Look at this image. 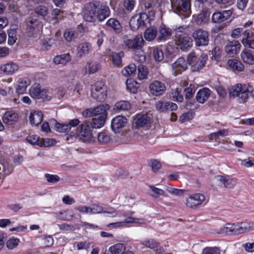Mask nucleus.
<instances>
[{"label":"nucleus","instance_id":"nucleus-1","mask_svg":"<svg viewBox=\"0 0 254 254\" xmlns=\"http://www.w3.org/2000/svg\"><path fill=\"white\" fill-rule=\"evenodd\" d=\"M251 89L249 84H237L229 89V94L231 98H236L239 103H244L247 102Z\"/></svg>","mask_w":254,"mask_h":254},{"label":"nucleus","instance_id":"nucleus-2","mask_svg":"<svg viewBox=\"0 0 254 254\" xmlns=\"http://www.w3.org/2000/svg\"><path fill=\"white\" fill-rule=\"evenodd\" d=\"M208 57L206 54H202L198 58L194 52L190 53L187 57V62L191 65L192 71H196L202 68L207 61Z\"/></svg>","mask_w":254,"mask_h":254},{"label":"nucleus","instance_id":"nucleus-3","mask_svg":"<svg viewBox=\"0 0 254 254\" xmlns=\"http://www.w3.org/2000/svg\"><path fill=\"white\" fill-rule=\"evenodd\" d=\"M109 106L107 104H100L96 107L90 108L84 110L82 112V115L85 118H89L98 116L100 117L107 118V111L109 109Z\"/></svg>","mask_w":254,"mask_h":254},{"label":"nucleus","instance_id":"nucleus-4","mask_svg":"<svg viewBox=\"0 0 254 254\" xmlns=\"http://www.w3.org/2000/svg\"><path fill=\"white\" fill-rule=\"evenodd\" d=\"M27 33L29 37L39 38L41 33L42 24L37 19L33 17H30L26 23Z\"/></svg>","mask_w":254,"mask_h":254},{"label":"nucleus","instance_id":"nucleus-5","mask_svg":"<svg viewBox=\"0 0 254 254\" xmlns=\"http://www.w3.org/2000/svg\"><path fill=\"white\" fill-rule=\"evenodd\" d=\"M191 36L196 46L201 47L208 45L209 34L206 30L202 28H197L193 31Z\"/></svg>","mask_w":254,"mask_h":254},{"label":"nucleus","instance_id":"nucleus-6","mask_svg":"<svg viewBox=\"0 0 254 254\" xmlns=\"http://www.w3.org/2000/svg\"><path fill=\"white\" fill-rule=\"evenodd\" d=\"M77 133L79 138L84 142L90 143L94 141L89 121H85L80 125L77 129Z\"/></svg>","mask_w":254,"mask_h":254},{"label":"nucleus","instance_id":"nucleus-7","mask_svg":"<svg viewBox=\"0 0 254 254\" xmlns=\"http://www.w3.org/2000/svg\"><path fill=\"white\" fill-rule=\"evenodd\" d=\"M107 88L102 82L98 81L91 88L92 97L97 101H104L107 97Z\"/></svg>","mask_w":254,"mask_h":254},{"label":"nucleus","instance_id":"nucleus-8","mask_svg":"<svg viewBox=\"0 0 254 254\" xmlns=\"http://www.w3.org/2000/svg\"><path fill=\"white\" fill-rule=\"evenodd\" d=\"M100 6L99 2L87 3L83 10V18L87 22H92L96 19V12Z\"/></svg>","mask_w":254,"mask_h":254},{"label":"nucleus","instance_id":"nucleus-9","mask_svg":"<svg viewBox=\"0 0 254 254\" xmlns=\"http://www.w3.org/2000/svg\"><path fill=\"white\" fill-rule=\"evenodd\" d=\"M176 46L183 51L186 50L192 46V40L186 34L176 33L174 37Z\"/></svg>","mask_w":254,"mask_h":254},{"label":"nucleus","instance_id":"nucleus-10","mask_svg":"<svg viewBox=\"0 0 254 254\" xmlns=\"http://www.w3.org/2000/svg\"><path fill=\"white\" fill-rule=\"evenodd\" d=\"M31 96L36 99H46L49 100L51 99L49 92L44 88H41L39 84H33L30 89Z\"/></svg>","mask_w":254,"mask_h":254},{"label":"nucleus","instance_id":"nucleus-11","mask_svg":"<svg viewBox=\"0 0 254 254\" xmlns=\"http://www.w3.org/2000/svg\"><path fill=\"white\" fill-rule=\"evenodd\" d=\"M178 6L175 7L172 5L174 11L179 15L186 17L190 15V0H178Z\"/></svg>","mask_w":254,"mask_h":254},{"label":"nucleus","instance_id":"nucleus-12","mask_svg":"<svg viewBox=\"0 0 254 254\" xmlns=\"http://www.w3.org/2000/svg\"><path fill=\"white\" fill-rule=\"evenodd\" d=\"M233 235H239L254 230L253 222H242L232 223Z\"/></svg>","mask_w":254,"mask_h":254},{"label":"nucleus","instance_id":"nucleus-13","mask_svg":"<svg viewBox=\"0 0 254 254\" xmlns=\"http://www.w3.org/2000/svg\"><path fill=\"white\" fill-rule=\"evenodd\" d=\"M125 45L134 51L141 50L144 44V40L141 35H137L133 39L124 40Z\"/></svg>","mask_w":254,"mask_h":254},{"label":"nucleus","instance_id":"nucleus-14","mask_svg":"<svg viewBox=\"0 0 254 254\" xmlns=\"http://www.w3.org/2000/svg\"><path fill=\"white\" fill-rule=\"evenodd\" d=\"M241 45L237 40L229 41L224 47L225 53L230 57H233L237 55L240 51Z\"/></svg>","mask_w":254,"mask_h":254},{"label":"nucleus","instance_id":"nucleus-15","mask_svg":"<svg viewBox=\"0 0 254 254\" xmlns=\"http://www.w3.org/2000/svg\"><path fill=\"white\" fill-rule=\"evenodd\" d=\"M147 15L145 13H141L139 15H135L130 20L129 24L133 31L137 30L140 27L144 25V20L146 19Z\"/></svg>","mask_w":254,"mask_h":254},{"label":"nucleus","instance_id":"nucleus-16","mask_svg":"<svg viewBox=\"0 0 254 254\" xmlns=\"http://www.w3.org/2000/svg\"><path fill=\"white\" fill-rule=\"evenodd\" d=\"M155 107L157 110L160 112H166L168 111H175L178 109L176 104L169 101L159 100L155 103Z\"/></svg>","mask_w":254,"mask_h":254},{"label":"nucleus","instance_id":"nucleus-17","mask_svg":"<svg viewBox=\"0 0 254 254\" xmlns=\"http://www.w3.org/2000/svg\"><path fill=\"white\" fill-rule=\"evenodd\" d=\"M127 118L123 116H118L112 121L111 127L115 133H119L127 123Z\"/></svg>","mask_w":254,"mask_h":254},{"label":"nucleus","instance_id":"nucleus-18","mask_svg":"<svg viewBox=\"0 0 254 254\" xmlns=\"http://www.w3.org/2000/svg\"><path fill=\"white\" fill-rule=\"evenodd\" d=\"M232 13L233 12L231 10L216 11L212 15V21L215 23H221L228 19L231 16Z\"/></svg>","mask_w":254,"mask_h":254},{"label":"nucleus","instance_id":"nucleus-19","mask_svg":"<svg viewBox=\"0 0 254 254\" xmlns=\"http://www.w3.org/2000/svg\"><path fill=\"white\" fill-rule=\"evenodd\" d=\"M205 200V196L201 193L190 195L187 200V205L190 208H194L200 205Z\"/></svg>","mask_w":254,"mask_h":254},{"label":"nucleus","instance_id":"nucleus-20","mask_svg":"<svg viewBox=\"0 0 254 254\" xmlns=\"http://www.w3.org/2000/svg\"><path fill=\"white\" fill-rule=\"evenodd\" d=\"M214 180L216 184L220 186L232 188L235 185V181L230 176H216Z\"/></svg>","mask_w":254,"mask_h":254},{"label":"nucleus","instance_id":"nucleus-21","mask_svg":"<svg viewBox=\"0 0 254 254\" xmlns=\"http://www.w3.org/2000/svg\"><path fill=\"white\" fill-rule=\"evenodd\" d=\"M101 213H106L111 215L112 217H116L118 213L113 208H109L104 210L103 207L100 205L93 204L90 206V214H95Z\"/></svg>","mask_w":254,"mask_h":254},{"label":"nucleus","instance_id":"nucleus-22","mask_svg":"<svg viewBox=\"0 0 254 254\" xmlns=\"http://www.w3.org/2000/svg\"><path fill=\"white\" fill-rule=\"evenodd\" d=\"M172 67L174 71V73L175 75H177L187 69V64L185 59L181 57L172 64Z\"/></svg>","mask_w":254,"mask_h":254},{"label":"nucleus","instance_id":"nucleus-23","mask_svg":"<svg viewBox=\"0 0 254 254\" xmlns=\"http://www.w3.org/2000/svg\"><path fill=\"white\" fill-rule=\"evenodd\" d=\"M149 89L152 94L158 96L163 94L165 90L164 83L158 81H155L149 86Z\"/></svg>","mask_w":254,"mask_h":254},{"label":"nucleus","instance_id":"nucleus-24","mask_svg":"<svg viewBox=\"0 0 254 254\" xmlns=\"http://www.w3.org/2000/svg\"><path fill=\"white\" fill-rule=\"evenodd\" d=\"M150 123V120L146 115L138 114L134 118L132 122L133 126L135 128L142 127Z\"/></svg>","mask_w":254,"mask_h":254},{"label":"nucleus","instance_id":"nucleus-25","mask_svg":"<svg viewBox=\"0 0 254 254\" xmlns=\"http://www.w3.org/2000/svg\"><path fill=\"white\" fill-rule=\"evenodd\" d=\"M18 69V66L13 62L2 64L0 67V72L7 74H12Z\"/></svg>","mask_w":254,"mask_h":254},{"label":"nucleus","instance_id":"nucleus-26","mask_svg":"<svg viewBox=\"0 0 254 254\" xmlns=\"http://www.w3.org/2000/svg\"><path fill=\"white\" fill-rule=\"evenodd\" d=\"M91 48V45L89 43L85 42L78 45L77 47V57L81 58L88 54Z\"/></svg>","mask_w":254,"mask_h":254},{"label":"nucleus","instance_id":"nucleus-27","mask_svg":"<svg viewBox=\"0 0 254 254\" xmlns=\"http://www.w3.org/2000/svg\"><path fill=\"white\" fill-rule=\"evenodd\" d=\"M211 94V91L207 88L200 89L197 93L196 100L199 103H204Z\"/></svg>","mask_w":254,"mask_h":254},{"label":"nucleus","instance_id":"nucleus-28","mask_svg":"<svg viewBox=\"0 0 254 254\" xmlns=\"http://www.w3.org/2000/svg\"><path fill=\"white\" fill-rule=\"evenodd\" d=\"M172 35L171 30L165 26H160L159 30V35L157 40L159 42H164L168 40Z\"/></svg>","mask_w":254,"mask_h":254},{"label":"nucleus","instance_id":"nucleus-29","mask_svg":"<svg viewBox=\"0 0 254 254\" xmlns=\"http://www.w3.org/2000/svg\"><path fill=\"white\" fill-rule=\"evenodd\" d=\"M110 9L105 5H100L98 7L96 12V18L102 21L109 16Z\"/></svg>","mask_w":254,"mask_h":254},{"label":"nucleus","instance_id":"nucleus-30","mask_svg":"<svg viewBox=\"0 0 254 254\" xmlns=\"http://www.w3.org/2000/svg\"><path fill=\"white\" fill-rule=\"evenodd\" d=\"M43 119V114L40 111L31 112L29 116L30 122L32 125L38 126L42 122Z\"/></svg>","mask_w":254,"mask_h":254},{"label":"nucleus","instance_id":"nucleus-31","mask_svg":"<svg viewBox=\"0 0 254 254\" xmlns=\"http://www.w3.org/2000/svg\"><path fill=\"white\" fill-rule=\"evenodd\" d=\"M18 114L13 112H7L3 116V121L5 124L12 125L17 121Z\"/></svg>","mask_w":254,"mask_h":254},{"label":"nucleus","instance_id":"nucleus-32","mask_svg":"<svg viewBox=\"0 0 254 254\" xmlns=\"http://www.w3.org/2000/svg\"><path fill=\"white\" fill-rule=\"evenodd\" d=\"M241 57L244 63L250 65L254 64V56L250 50H243L241 53Z\"/></svg>","mask_w":254,"mask_h":254},{"label":"nucleus","instance_id":"nucleus-33","mask_svg":"<svg viewBox=\"0 0 254 254\" xmlns=\"http://www.w3.org/2000/svg\"><path fill=\"white\" fill-rule=\"evenodd\" d=\"M106 25L112 28L115 33L119 34L122 31V26L120 22L115 18H110L106 22Z\"/></svg>","mask_w":254,"mask_h":254},{"label":"nucleus","instance_id":"nucleus-34","mask_svg":"<svg viewBox=\"0 0 254 254\" xmlns=\"http://www.w3.org/2000/svg\"><path fill=\"white\" fill-rule=\"evenodd\" d=\"M30 84V82L28 79H20L18 81V84L16 89V93L18 94L24 93L27 87Z\"/></svg>","mask_w":254,"mask_h":254},{"label":"nucleus","instance_id":"nucleus-35","mask_svg":"<svg viewBox=\"0 0 254 254\" xmlns=\"http://www.w3.org/2000/svg\"><path fill=\"white\" fill-rule=\"evenodd\" d=\"M8 43L9 45H13L16 41L17 38V26H11L7 31Z\"/></svg>","mask_w":254,"mask_h":254},{"label":"nucleus","instance_id":"nucleus-36","mask_svg":"<svg viewBox=\"0 0 254 254\" xmlns=\"http://www.w3.org/2000/svg\"><path fill=\"white\" fill-rule=\"evenodd\" d=\"M157 29L154 27H150L147 28L144 32V37L148 41L153 40L156 37Z\"/></svg>","mask_w":254,"mask_h":254},{"label":"nucleus","instance_id":"nucleus-37","mask_svg":"<svg viewBox=\"0 0 254 254\" xmlns=\"http://www.w3.org/2000/svg\"><path fill=\"white\" fill-rule=\"evenodd\" d=\"M70 60V55L66 54L56 56L53 59V62L56 64H65Z\"/></svg>","mask_w":254,"mask_h":254},{"label":"nucleus","instance_id":"nucleus-38","mask_svg":"<svg viewBox=\"0 0 254 254\" xmlns=\"http://www.w3.org/2000/svg\"><path fill=\"white\" fill-rule=\"evenodd\" d=\"M149 188L150 189V195L154 198H158L160 196L164 197L167 196V194L163 190L156 188L152 185L149 186Z\"/></svg>","mask_w":254,"mask_h":254},{"label":"nucleus","instance_id":"nucleus-39","mask_svg":"<svg viewBox=\"0 0 254 254\" xmlns=\"http://www.w3.org/2000/svg\"><path fill=\"white\" fill-rule=\"evenodd\" d=\"M145 9H150L148 12L149 16H154L155 11L154 10L156 4L154 0H145L143 2H141Z\"/></svg>","mask_w":254,"mask_h":254},{"label":"nucleus","instance_id":"nucleus-40","mask_svg":"<svg viewBox=\"0 0 254 254\" xmlns=\"http://www.w3.org/2000/svg\"><path fill=\"white\" fill-rule=\"evenodd\" d=\"M106 118L104 117H98L92 119V122H90V126L93 128H98L103 127L105 123Z\"/></svg>","mask_w":254,"mask_h":254},{"label":"nucleus","instance_id":"nucleus-41","mask_svg":"<svg viewBox=\"0 0 254 254\" xmlns=\"http://www.w3.org/2000/svg\"><path fill=\"white\" fill-rule=\"evenodd\" d=\"M217 233L219 234L233 235V229L232 223H228L225 226L220 228Z\"/></svg>","mask_w":254,"mask_h":254},{"label":"nucleus","instance_id":"nucleus-42","mask_svg":"<svg viewBox=\"0 0 254 254\" xmlns=\"http://www.w3.org/2000/svg\"><path fill=\"white\" fill-rule=\"evenodd\" d=\"M130 108V105L127 101H121L117 102L114 107V110L118 111H127Z\"/></svg>","mask_w":254,"mask_h":254},{"label":"nucleus","instance_id":"nucleus-43","mask_svg":"<svg viewBox=\"0 0 254 254\" xmlns=\"http://www.w3.org/2000/svg\"><path fill=\"white\" fill-rule=\"evenodd\" d=\"M228 64L233 69L238 71H242L244 69L243 64L239 61L235 59L230 60L228 62Z\"/></svg>","mask_w":254,"mask_h":254},{"label":"nucleus","instance_id":"nucleus-44","mask_svg":"<svg viewBox=\"0 0 254 254\" xmlns=\"http://www.w3.org/2000/svg\"><path fill=\"white\" fill-rule=\"evenodd\" d=\"M136 67L134 64H130L128 66L124 68L122 71L125 76H131L135 75Z\"/></svg>","mask_w":254,"mask_h":254},{"label":"nucleus","instance_id":"nucleus-45","mask_svg":"<svg viewBox=\"0 0 254 254\" xmlns=\"http://www.w3.org/2000/svg\"><path fill=\"white\" fill-rule=\"evenodd\" d=\"M124 53L123 52L120 53H113L112 55L113 64L117 66H121L122 64V58L124 57Z\"/></svg>","mask_w":254,"mask_h":254},{"label":"nucleus","instance_id":"nucleus-46","mask_svg":"<svg viewBox=\"0 0 254 254\" xmlns=\"http://www.w3.org/2000/svg\"><path fill=\"white\" fill-rule=\"evenodd\" d=\"M109 250L113 254H122L125 250V246L123 244L118 243L110 247Z\"/></svg>","mask_w":254,"mask_h":254},{"label":"nucleus","instance_id":"nucleus-47","mask_svg":"<svg viewBox=\"0 0 254 254\" xmlns=\"http://www.w3.org/2000/svg\"><path fill=\"white\" fill-rule=\"evenodd\" d=\"M208 16L207 11L202 10V11L198 15L195 20L196 23L199 25H202L203 23L207 22Z\"/></svg>","mask_w":254,"mask_h":254},{"label":"nucleus","instance_id":"nucleus-48","mask_svg":"<svg viewBox=\"0 0 254 254\" xmlns=\"http://www.w3.org/2000/svg\"><path fill=\"white\" fill-rule=\"evenodd\" d=\"M148 75L146 67L140 64L138 66V78L140 80L145 79Z\"/></svg>","mask_w":254,"mask_h":254},{"label":"nucleus","instance_id":"nucleus-49","mask_svg":"<svg viewBox=\"0 0 254 254\" xmlns=\"http://www.w3.org/2000/svg\"><path fill=\"white\" fill-rule=\"evenodd\" d=\"M111 140L110 136L105 132H101L98 134V141L101 144H107Z\"/></svg>","mask_w":254,"mask_h":254},{"label":"nucleus","instance_id":"nucleus-50","mask_svg":"<svg viewBox=\"0 0 254 254\" xmlns=\"http://www.w3.org/2000/svg\"><path fill=\"white\" fill-rule=\"evenodd\" d=\"M56 143V140L53 138H41L39 146L42 147H48L55 145Z\"/></svg>","mask_w":254,"mask_h":254},{"label":"nucleus","instance_id":"nucleus-51","mask_svg":"<svg viewBox=\"0 0 254 254\" xmlns=\"http://www.w3.org/2000/svg\"><path fill=\"white\" fill-rule=\"evenodd\" d=\"M54 43L55 41L54 39L46 38L42 41L41 48L43 51H48L51 48Z\"/></svg>","mask_w":254,"mask_h":254},{"label":"nucleus","instance_id":"nucleus-52","mask_svg":"<svg viewBox=\"0 0 254 254\" xmlns=\"http://www.w3.org/2000/svg\"><path fill=\"white\" fill-rule=\"evenodd\" d=\"M66 213H68V211H59L55 213V216L59 219L64 220H70L72 219L73 217V213L69 212L68 217H64V214H66Z\"/></svg>","mask_w":254,"mask_h":254},{"label":"nucleus","instance_id":"nucleus-53","mask_svg":"<svg viewBox=\"0 0 254 254\" xmlns=\"http://www.w3.org/2000/svg\"><path fill=\"white\" fill-rule=\"evenodd\" d=\"M55 128L57 131L60 132H66L70 130V125L56 123Z\"/></svg>","mask_w":254,"mask_h":254},{"label":"nucleus","instance_id":"nucleus-54","mask_svg":"<svg viewBox=\"0 0 254 254\" xmlns=\"http://www.w3.org/2000/svg\"><path fill=\"white\" fill-rule=\"evenodd\" d=\"M40 139L41 138H40L38 136L34 134L29 135L26 138V140L28 143L32 145H36L39 146L40 144Z\"/></svg>","mask_w":254,"mask_h":254},{"label":"nucleus","instance_id":"nucleus-55","mask_svg":"<svg viewBox=\"0 0 254 254\" xmlns=\"http://www.w3.org/2000/svg\"><path fill=\"white\" fill-rule=\"evenodd\" d=\"M142 244L150 249H154L157 247L158 243L154 239L145 240L142 242Z\"/></svg>","mask_w":254,"mask_h":254},{"label":"nucleus","instance_id":"nucleus-56","mask_svg":"<svg viewBox=\"0 0 254 254\" xmlns=\"http://www.w3.org/2000/svg\"><path fill=\"white\" fill-rule=\"evenodd\" d=\"M220 250L219 248L215 247H206L205 248L202 252V254H220Z\"/></svg>","mask_w":254,"mask_h":254},{"label":"nucleus","instance_id":"nucleus-57","mask_svg":"<svg viewBox=\"0 0 254 254\" xmlns=\"http://www.w3.org/2000/svg\"><path fill=\"white\" fill-rule=\"evenodd\" d=\"M64 37L68 42H71L74 40L75 38L74 31L69 29H66L64 32Z\"/></svg>","mask_w":254,"mask_h":254},{"label":"nucleus","instance_id":"nucleus-58","mask_svg":"<svg viewBox=\"0 0 254 254\" xmlns=\"http://www.w3.org/2000/svg\"><path fill=\"white\" fill-rule=\"evenodd\" d=\"M35 12L39 15L44 17L47 15L48 9L45 6L40 5L35 8Z\"/></svg>","mask_w":254,"mask_h":254},{"label":"nucleus","instance_id":"nucleus-59","mask_svg":"<svg viewBox=\"0 0 254 254\" xmlns=\"http://www.w3.org/2000/svg\"><path fill=\"white\" fill-rule=\"evenodd\" d=\"M221 50L218 46L215 47L211 51L212 58L216 61H218L221 57Z\"/></svg>","mask_w":254,"mask_h":254},{"label":"nucleus","instance_id":"nucleus-60","mask_svg":"<svg viewBox=\"0 0 254 254\" xmlns=\"http://www.w3.org/2000/svg\"><path fill=\"white\" fill-rule=\"evenodd\" d=\"M154 59L158 62H161L164 59L163 51L158 48L155 49L153 52Z\"/></svg>","mask_w":254,"mask_h":254},{"label":"nucleus","instance_id":"nucleus-61","mask_svg":"<svg viewBox=\"0 0 254 254\" xmlns=\"http://www.w3.org/2000/svg\"><path fill=\"white\" fill-rule=\"evenodd\" d=\"M181 90L179 88H176L172 93L173 100L178 102H182L183 100V96L181 95Z\"/></svg>","mask_w":254,"mask_h":254},{"label":"nucleus","instance_id":"nucleus-62","mask_svg":"<svg viewBox=\"0 0 254 254\" xmlns=\"http://www.w3.org/2000/svg\"><path fill=\"white\" fill-rule=\"evenodd\" d=\"M123 222L125 223V227L127 226L128 224L130 223H139V224H143V220L140 219L134 218L132 217H128L126 218Z\"/></svg>","mask_w":254,"mask_h":254},{"label":"nucleus","instance_id":"nucleus-63","mask_svg":"<svg viewBox=\"0 0 254 254\" xmlns=\"http://www.w3.org/2000/svg\"><path fill=\"white\" fill-rule=\"evenodd\" d=\"M193 118V114L190 112H188L182 114L179 119V120L182 123L189 121Z\"/></svg>","mask_w":254,"mask_h":254},{"label":"nucleus","instance_id":"nucleus-64","mask_svg":"<svg viewBox=\"0 0 254 254\" xmlns=\"http://www.w3.org/2000/svg\"><path fill=\"white\" fill-rule=\"evenodd\" d=\"M241 42L246 48L254 50V39H242Z\"/></svg>","mask_w":254,"mask_h":254}]
</instances>
